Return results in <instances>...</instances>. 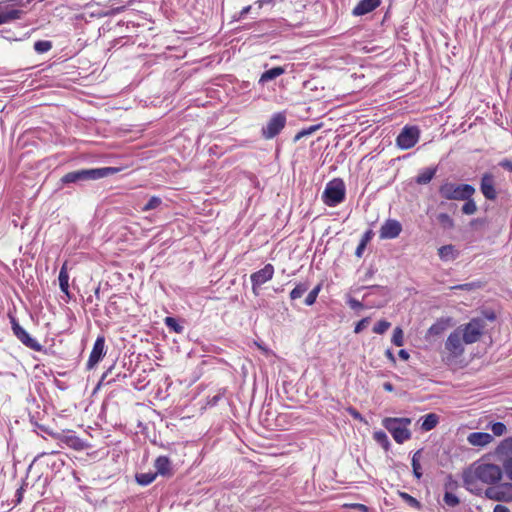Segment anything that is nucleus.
Instances as JSON below:
<instances>
[{
    "label": "nucleus",
    "instance_id": "0eeeda50",
    "mask_svg": "<svg viewBox=\"0 0 512 512\" xmlns=\"http://www.w3.org/2000/svg\"><path fill=\"white\" fill-rule=\"evenodd\" d=\"M286 124V116L284 113H276L274 114L266 126L262 128V136L265 139H272L277 136L281 130L285 127Z\"/></svg>",
    "mask_w": 512,
    "mask_h": 512
},
{
    "label": "nucleus",
    "instance_id": "f3484780",
    "mask_svg": "<svg viewBox=\"0 0 512 512\" xmlns=\"http://www.w3.org/2000/svg\"><path fill=\"white\" fill-rule=\"evenodd\" d=\"M156 475L167 476L171 474V462L166 456H159L154 463Z\"/></svg>",
    "mask_w": 512,
    "mask_h": 512
},
{
    "label": "nucleus",
    "instance_id": "09e8293b",
    "mask_svg": "<svg viewBox=\"0 0 512 512\" xmlns=\"http://www.w3.org/2000/svg\"><path fill=\"white\" fill-rule=\"evenodd\" d=\"M442 500L445 504H448L449 497H448V484L447 483L444 485V492H443Z\"/></svg>",
    "mask_w": 512,
    "mask_h": 512
},
{
    "label": "nucleus",
    "instance_id": "5fc2aeb1",
    "mask_svg": "<svg viewBox=\"0 0 512 512\" xmlns=\"http://www.w3.org/2000/svg\"><path fill=\"white\" fill-rule=\"evenodd\" d=\"M350 414L355 418V419H362L360 413L354 409H351L350 410Z\"/></svg>",
    "mask_w": 512,
    "mask_h": 512
},
{
    "label": "nucleus",
    "instance_id": "6e6552de",
    "mask_svg": "<svg viewBox=\"0 0 512 512\" xmlns=\"http://www.w3.org/2000/svg\"><path fill=\"white\" fill-rule=\"evenodd\" d=\"M11 324L14 335L22 344L37 352L43 349V346L36 339L32 338L15 319H12Z\"/></svg>",
    "mask_w": 512,
    "mask_h": 512
},
{
    "label": "nucleus",
    "instance_id": "1a4fd4ad",
    "mask_svg": "<svg viewBox=\"0 0 512 512\" xmlns=\"http://www.w3.org/2000/svg\"><path fill=\"white\" fill-rule=\"evenodd\" d=\"M485 496L491 500L509 502L512 501V483H503L488 487Z\"/></svg>",
    "mask_w": 512,
    "mask_h": 512
},
{
    "label": "nucleus",
    "instance_id": "5701e85b",
    "mask_svg": "<svg viewBox=\"0 0 512 512\" xmlns=\"http://www.w3.org/2000/svg\"><path fill=\"white\" fill-rule=\"evenodd\" d=\"M437 423H438V416L434 413H430L423 417L421 428L424 431H430L436 427Z\"/></svg>",
    "mask_w": 512,
    "mask_h": 512
},
{
    "label": "nucleus",
    "instance_id": "412c9836",
    "mask_svg": "<svg viewBox=\"0 0 512 512\" xmlns=\"http://www.w3.org/2000/svg\"><path fill=\"white\" fill-rule=\"evenodd\" d=\"M422 459V450H417L412 456V469L413 474L417 479H420L423 475L420 461Z\"/></svg>",
    "mask_w": 512,
    "mask_h": 512
},
{
    "label": "nucleus",
    "instance_id": "ddd939ff",
    "mask_svg": "<svg viewBox=\"0 0 512 512\" xmlns=\"http://www.w3.org/2000/svg\"><path fill=\"white\" fill-rule=\"evenodd\" d=\"M480 189L484 197L488 200H495L497 192L494 185V177L492 174L486 173L481 178Z\"/></svg>",
    "mask_w": 512,
    "mask_h": 512
},
{
    "label": "nucleus",
    "instance_id": "c03bdc74",
    "mask_svg": "<svg viewBox=\"0 0 512 512\" xmlns=\"http://www.w3.org/2000/svg\"><path fill=\"white\" fill-rule=\"evenodd\" d=\"M365 240H362L360 242V244L358 245V247L356 248V251H355V254L357 257H361L362 256V253H363V250L365 249Z\"/></svg>",
    "mask_w": 512,
    "mask_h": 512
},
{
    "label": "nucleus",
    "instance_id": "ea45409f",
    "mask_svg": "<svg viewBox=\"0 0 512 512\" xmlns=\"http://www.w3.org/2000/svg\"><path fill=\"white\" fill-rule=\"evenodd\" d=\"M348 305L350 306V308L354 310H360L363 308V304L355 298H350L348 300Z\"/></svg>",
    "mask_w": 512,
    "mask_h": 512
},
{
    "label": "nucleus",
    "instance_id": "423d86ee",
    "mask_svg": "<svg viewBox=\"0 0 512 512\" xmlns=\"http://www.w3.org/2000/svg\"><path fill=\"white\" fill-rule=\"evenodd\" d=\"M420 137V130L416 126H405L397 136V146L403 150L415 146Z\"/></svg>",
    "mask_w": 512,
    "mask_h": 512
},
{
    "label": "nucleus",
    "instance_id": "c9c22d12",
    "mask_svg": "<svg viewBox=\"0 0 512 512\" xmlns=\"http://www.w3.org/2000/svg\"><path fill=\"white\" fill-rule=\"evenodd\" d=\"M370 323V318L369 317H365L363 319H361L356 325H355V328H354V332L356 334H359L360 332H362Z\"/></svg>",
    "mask_w": 512,
    "mask_h": 512
},
{
    "label": "nucleus",
    "instance_id": "13d9d810",
    "mask_svg": "<svg viewBox=\"0 0 512 512\" xmlns=\"http://www.w3.org/2000/svg\"><path fill=\"white\" fill-rule=\"evenodd\" d=\"M78 441H79V439H78V438H73V439H72V442H73V443L71 444V446L76 447V442H78Z\"/></svg>",
    "mask_w": 512,
    "mask_h": 512
},
{
    "label": "nucleus",
    "instance_id": "79ce46f5",
    "mask_svg": "<svg viewBox=\"0 0 512 512\" xmlns=\"http://www.w3.org/2000/svg\"><path fill=\"white\" fill-rule=\"evenodd\" d=\"M316 299H317V297L314 296V294L309 292L308 295L305 298V304L307 306H311V305H313L316 302Z\"/></svg>",
    "mask_w": 512,
    "mask_h": 512
},
{
    "label": "nucleus",
    "instance_id": "e2e57ef3",
    "mask_svg": "<svg viewBox=\"0 0 512 512\" xmlns=\"http://www.w3.org/2000/svg\"><path fill=\"white\" fill-rule=\"evenodd\" d=\"M95 295L98 296L99 295V288L96 289L95 291Z\"/></svg>",
    "mask_w": 512,
    "mask_h": 512
},
{
    "label": "nucleus",
    "instance_id": "f704fd0d",
    "mask_svg": "<svg viewBox=\"0 0 512 512\" xmlns=\"http://www.w3.org/2000/svg\"><path fill=\"white\" fill-rule=\"evenodd\" d=\"M491 430L495 436H502L506 432V426L502 422H495L491 425Z\"/></svg>",
    "mask_w": 512,
    "mask_h": 512
},
{
    "label": "nucleus",
    "instance_id": "603ef678",
    "mask_svg": "<svg viewBox=\"0 0 512 512\" xmlns=\"http://www.w3.org/2000/svg\"><path fill=\"white\" fill-rule=\"evenodd\" d=\"M383 388L385 391H388V392H392L394 390V387L390 382H385L383 384Z\"/></svg>",
    "mask_w": 512,
    "mask_h": 512
},
{
    "label": "nucleus",
    "instance_id": "20e7f679",
    "mask_svg": "<svg viewBox=\"0 0 512 512\" xmlns=\"http://www.w3.org/2000/svg\"><path fill=\"white\" fill-rule=\"evenodd\" d=\"M410 424L411 419L405 417H386L382 420L383 427L391 433L393 439L399 444L411 438V432L408 429Z\"/></svg>",
    "mask_w": 512,
    "mask_h": 512
},
{
    "label": "nucleus",
    "instance_id": "b1692460",
    "mask_svg": "<svg viewBox=\"0 0 512 512\" xmlns=\"http://www.w3.org/2000/svg\"><path fill=\"white\" fill-rule=\"evenodd\" d=\"M373 439L379 445H381L386 451L389 450V448H390V441H389V438H388L387 434L384 431H382V430L375 431L373 433Z\"/></svg>",
    "mask_w": 512,
    "mask_h": 512
},
{
    "label": "nucleus",
    "instance_id": "a18cd8bd",
    "mask_svg": "<svg viewBox=\"0 0 512 512\" xmlns=\"http://www.w3.org/2000/svg\"><path fill=\"white\" fill-rule=\"evenodd\" d=\"M447 255H448V246L444 245V246L440 247L439 248L440 258L444 260Z\"/></svg>",
    "mask_w": 512,
    "mask_h": 512
},
{
    "label": "nucleus",
    "instance_id": "680f3d73",
    "mask_svg": "<svg viewBox=\"0 0 512 512\" xmlns=\"http://www.w3.org/2000/svg\"><path fill=\"white\" fill-rule=\"evenodd\" d=\"M487 318L492 321L495 319V316H494V314H491V315H488Z\"/></svg>",
    "mask_w": 512,
    "mask_h": 512
},
{
    "label": "nucleus",
    "instance_id": "f257e3e1",
    "mask_svg": "<svg viewBox=\"0 0 512 512\" xmlns=\"http://www.w3.org/2000/svg\"><path fill=\"white\" fill-rule=\"evenodd\" d=\"M501 478L502 469L500 466L482 462L474 463L463 475L466 488L476 494H479L482 490L478 487V481L485 484H494Z\"/></svg>",
    "mask_w": 512,
    "mask_h": 512
},
{
    "label": "nucleus",
    "instance_id": "7c9ffc66",
    "mask_svg": "<svg viewBox=\"0 0 512 512\" xmlns=\"http://www.w3.org/2000/svg\"><path fill=\"white\" fill-rule=\"evenodd\" d=\"M162 204V199L158 196H152L149 201L144 205L142 211L147 212L157 209Z\"/></svg>",
    "mask_w": 512,
    "mask_h": 512
},
{
    "label": "nucleus",
    "instance_id": "4468645a",
    "mask_svg": "<svg viewBox=\"0 0 512 512\" xmlns=\"http://www.w3.org/2000/svg\"><path fill=\"white\" fill-rule=\"evenodd\" d=\"M381 4V0H361L358 4L353 8L352 14L354 16H363L366 15L376 8H378Z\"/></svg>",
    "mask_w": 512,
    "mask_h": 512
},
{
    "label": "nucleus",
    "instance_id": "6e6d98bb",
    "mask_svg": "<svg viewBox=\"0 0 512 512\" xmlns=\"http://www.w3.org/2000/svg\"><path fill=\"white\" fill-rule=\"evenodd\" d=\"M472 286H473L472 284H464V285H460V286H450V290L451 289H458V288H461V289L462 288H467L468 289V288H472Z\"/></svg>",
    "mask_w": 512,
    "mask_h": 512
},
{
    "label": "nucleus",
    "instance_id": "864d4df0",
    "mask_svg": "<svg viewBox=\"0 0 512 512\" xmlns=\"http://www.w3.org/2000/svg\"><path fill=\"white\" fill-rule=\"evenodd\" d=\"M458 502H459L458 498L455 495L450 493V506H454V505L458 504Z\"/></svg>",
    "mask_w": 512,
    "mask_h": 512
},
{
    "label": "nucleus",
    "instance_id": "4d7b16f0",
    "mask_svg": "<svg viewBox=\"0 0 512 512\" xmlns=\"http://www.w3.org/2000/svg\"><path fill=\"white\" fill-rule=\"evenodd\" d=\"M370 231H368L365 235H364V238L362 240H365V243L368 241V239L370 238Z\"/></svg>",
    "mask_w": 512,
    "mask_h": 512
},
{
    "label": "nucleus",
    "instance_id": "4be33fe9",
    "mask_svg": "<svg viewBox=\"0 0 512 512\" xmlns=\"http://www.w3.org/2000/svg\"><path fill=\"white\" fill-rule=\"evenodd\" d=\"M436 172L435 168H425L419 172L416 177V183L424 185L429 183L434 177Z\"/></svg>",
    "mask_w": 512,
    "mask_h": 512
},
{
    "label": "nucleus",
    "instance_id": "a211bd4d",
    "mask_svg": "<svg viewBox=\"0 0 512 512\" xmlns=\"http://www.w3.org/2000/svg\"><path fill=\"white\" fill-rule=\"evenodd\" d=\"M58 280H59V286H60L61 291L63 293H65L68 298H70L69 274H68V269H67V263H64L62 265L60 272H59Z\"/></svg>",
    "mask_w": 512,
    "mask_h": 512
},
{
    "label": "nucleus",
    "instance_id": "dca6fc26",
    "mask_svg": "<svg viewBox=\"0 0 512 512\" xmlns=\"http://www.w3.org/2000/svg\"><path fill=\"white\" fill-rule=\"evenodd\" d=\"M472 446L484 447L493 441V436L486 432H473L467 437Z\"/></svg>",
    "mask_w": 512,
    "mask_h": 512
},
{
    "label": "nucleus",
    "instance_id": "aec40b11",
    "mask_svg": "<svg viewBox=\"0 0 512 512\" xmlns=\"http://www.w3.org/2000/svg\"><path fill=\"white\" fill-rule=\"evenodd\" d=\"M284 73H285V69L283 67H273V68L265 71L261 75L259 82L266 83L268 81H271V80L279 77L280 75H282Z\"/></svg>",
    "mask_w": 512,
    "mask_h": 512
},
{
    "label": "nucleus",
    "instance_id": "f03ea898",
    "mask_svg": "<svg viewBox=\"0 0 512 512\" xmlns=\"http://www.w3.org/2000/svg\"><path fill=\"white\" fill-rule=\"evenodd\" d=\"M486 322L483 318H473L469 323L450 334V358L464 351L463 343L472 344L479 340Z\"/></svg>",
    "mask_w": 512,
    "mask_h": 512
},
{
    "label": "nucleus",
    "instance_id": "473e14b6",
    "mask_svg": "<svg viewBox=\"0 0 512 512\" xmlns=\"http://www.w3.org/2000/svg\"><path fill=\"white\" fill-rule=\"evenodd\" d=\"M391 326L387 320H380L373 327V332L376 334H384Z\"/></svg>",
    "mask_w": 512,
    "mask_h": 512
},
{
    "label": "nucleus",
    "instance_id": "cd10ccee",
    "mask_svg": "<svg viewBox=\"0 0 512 512\" xmlns=\"http://www.w3.org/2000/svg\"><path fill=\"white\" fill-rule=\"evenodd\" d=\"M477 211V205L473 198L464 201V204L461 207V212L465 215H473Z\"/></svg>",
    "mask_w": 512,
    "mask_h": 512
},
{
    "label": "nucleus",
    "instance_id": "6ab92c4d",
    "mask_svg": "<svg viewBox=\"0 0 512 512\" xmlns=\"http://www.w3.org/2000/svg\"><path fill=\"white\" fill-rule=\"evenodd\" d=\"M447 328H448V320H443V319L439 320L429 328V330L427 332V337L428 338L437 337V336L443 334Z\"/></svg>",
    "mask_w": 512,
    "mask_h": 512
},
{
    "label": "nucleus",
    "instance_id": "72a5a7b5",
    "mask_svg": "<svg viewBox=\"0 0 512 512\" xmlns=\"http://www.w3.org/2000/svg\"><path fill=\"white\" fill-rule=\"evenodd\" d=\"M401 498L410 506L414 507V508H420V503L417 499H415L414 497H412L411 495H409L408 493H401L400 494Z\"/></svg>",
    "mask_w": 512,
    "mask_h": 512
},
{
    "label": "nucleus",
    "instance_id": "4c0bfd02",
    "mask_svg": "<svg viewBox=\"0 0 512 512\" xmlns=\"http://www.w3.org/2000/svg\"><path fill=\"white\" fill-rule=\"evenodd\" d=\"M504 471L507 477L512 480V458H508L503 463Z\"/></svg>",
    "mask_w": 512,
    "mask_h": 512
},
{
    "label": "nucleus",
    "instance_id": "37998d69",
    "mask_svg": "<svg viewBox=\"0 0 512 512\" xmlns=\"http://www.w3.org/2000/svg\"><path fill=\"white\" fill-rule=\"evenodd\" d=\"M436 220L441 223L443 226L446 225V222L448 221V215L445 214V213H439L437 216H436Z\"/></svg>",
    "mask_w": 512,
    "mask_h": 512
},
{
    "label": "nucleus",
    "instance_id": "58836bf2",
    "mask_svg": "<svg viewBox=\"0 0 512 512\" xmlns=\"http://www.w3.org/2000/svg\"><path fill=\"white\" fill-rule=\"evenodd\" d=\"M252 9V6L251 5H248V6H245L240 12L238 15H234L233 16V20L234 21H240L242 19L245 18V16L251 11Z\"/></svg>",
    "mask_w": 512,
    "mask_h": 512
},
{
    "label": "nucleus",
    "instance_id": "39448f33",
    "mask_svg": "<svg viewBox=\"0 0 512 512\" xmlns=\"http://www.w3.org/2000/svg\"><path fill=\"white\" fill-rule=\"evenodd\" d=\"M346 188L342 179L335 178L327 183L322 199L329 207H335L345 199Z\"/></svg>",
    "mask_w": 512,
    "mask_h": 512
},
{
    "label": "nucleus",
    "instance_id": "a19ab883",
    "mask_svg": "<svg viewBox=\"0 0 512 512\" xmlns=\"http://www.w3.org/2000/svg\"><path fill=\"white\" fill-rule=\"evenodd\" d=\"M499 165H500L502 168H504V169H506V170H508V171L512 172V161H511V160H509V159H504V160H502V161L499 163Z\"/></svg>",
    "mask_w": 512,
    "mask_h": 512
},
{
    "label": "nucleus",
    "instance_id": "f8f14e48",
    "mask_svg": "<svg viewBox=\"0 0 512 512\" xmlns=\"http://www.w3.org/2000/svg\"><path fill=\"white\" fill-rule=\"evenodd\" d=\"M476 190L470 184L450 186V199L465 201L473 197Z\"/></svg>",
    "mask_w": 512,
    "mask_h": 512
},
{
    "label": "nucleus",
    "instance_id": "a878e982",
    "mask_svg": "<svg viewBox=\"0 0 512 512\" xmlns=\"http://www.w3.org/2000/svg\"><path fill=\"white\" fill-rule=\"evenodd\" d=\"M5 23L11 22L16 19H20L23 15V11L19 9H6L2 12Z\"/></svg>",
    "mask_w": 512,
    "mask_h": 512
},
{
    "label": "nucleus",
    "instance_id": "de8ad7c7",
    "mask_svg": "<svg viewBox=\"0 0 512 512\" xmlns=\"http://www.w3.org/2000/svg\"><path fill=\"white\" fill-rule=\"evenodd\" d=\"M493 512H510V510L506 506L498 504L494 507Z\"/></svg>",
    "mask_w": 512,
    "mask_h": 512
},
{
    "label": "nucleus",
    "instance_id": "2f4dec72",
    "mask_svg": "<svg viewBox=\"0 0 512 512\" xmlns=\"http://www.w3.org/2000/svg\"><path fill=\"white\" fill-rule=\"evenodd\" d=\"M321 127V124H316V125H312L308 128H304L302 129L301 131H299L296 135H295V141H298L300 140L301 138L305 137V136H308V135H311L313 134L314 132H316L318 129H320Z\"/></svg>",
    "mask_w": 512,
    "mask_h": 512
},
{
    "label": "nucleus",
    "instance_id": "c85d7f7f",
    "mask_svg": "<svg viewBox=\"0 0 512 512\" xmlns=\"http://www.w3.org/2000/svg\"><path fill=\"white\" fill-rule=\"evenodd\" d=\"M52 48V42L48 40H39L35 42L34 44V50L39 53L43 54L48 52Z\"/></svg>",
    "mask_w": 512,
    "mask_h": 512
},
{
    "label": "nucleus",
    "instance_id": "393cba45",
    "mask_svg": "<svg viewBox=\"0 0 512 512\" xmlns=\"http://www.w3.org/2000/svg\"><path fill=\"white\" fill-rule=\"evenodd\" d=\"M309 289V285L306 282L298 283L294 289L290 292V298L296 300L301 298Z\"/></svg>",
    "mask_w": 512,
    "mask_h": 512
},
{
    "label": "nucleus",
    "instance_id": "8fccbe9b",
    "mask_svg": "<svg viewBox=\"0 0 512 512\" xmlns=\"http://www.w3.org/2000/svg\"><path fill=\"white\" fill-rule=\"evenodd\" d=\"M321 289H322V284L319 283L310 291V293H312V294H314V296L318 297Z\"/></svg>",
    "mask_w": 512,
    "mask_h": 512
},
{
    "label": "nucleus",
    "instance_id": "7ed1b4c3",
    "mask_svg": "<svg viewBox=\"0 0 512 512\" xmlns=\"http://www.w3.org/2000/svg\"><path fill=\"white\" fill-rule=\"evenodd\" d=\"M120 171V168L117 167H101V168H91V169H81L77 171H72L65 174L61 178V182L63 184H71V183H79L89 180H98L101 178L108 177L110 175L116 174Z\"/></svg>",
    "mask_w": 512,
    "mask_h": 512
},
{
    "label": "nucleus",
    "instance_id": "49530a36",
    "mask_svg": "<svg viewBox=\"0 0 512 512\" xmlns=\"http://www.w3.org/2000/svg\"><path fill=\"white\" fill-rule=\"evenodd\" d=\"M398 356H399L402 360H404V361H407V360L409 359V357H410L409 353H408L406 350H404V349H401V350L398 352Z\"/></svg>",
    "mask_w": 512,
    "mask_h": 512
},
{
    "label": "nucleus",
    "instance_id": "052dcab7",
    "mask_svg": "<svg viewBox=\"0 0 512 512\" xmlns=\"http://www.w3.org/2000/svg\"><path fill=\"white\" fill-rule=\"evenodd\" d=\"M441 193H442L443 195H445V194H446V187H445V186H442V187H441Z\"/></svg>",
    "mask_w": 512,
    "mask_h": 512
},
{
    "label": "nucleus",
    "instance_id": "bf43d9fd",
    "mask_svg": "<svg viewBox=\"0 0 512 512\" xmlns=\"http://www.w3.org/2000/svg\"><path fill=\"white\" fill-rule=\"evenodd\" d=\"M5 23V19L3 18L2 12L0 13V25Z\"/></svg>",
    "mask_w": 512,
    "mask_h": 512
},
{
    "label": "nucleus",
    "instance_id": "9b49d317",
    "mask_svg": "<svg viewBox=\"0 0 512 512\" xmlns=\"http://www.w3.org/2000/svg\"><path fill=\"white\" fill-rule=\"evenodd\" d=\"M402 231V225L395 219H388L380 228L379 235L381 239H394Z\"/></svg>",
    "mask_w": 512,
    "mask_h": 512
},
{
    "label": "nucleus",
    "instance_id": "c756f323",
    "mask_svg": "<svg viewBox=\"0 0 512 512\" xmlns=\"http://www.w3.org/2000/svg\"><path fill=\"white\" fill-rule=\"evenodd\" d=\"M391 342L398 347L404 345V334L403 330L400 327H396L394 329Z\"/></svg>",
    "mask_w": 512,
    "mask_h": 512
},
{
    "label": "nucleus",
    "instance_id": "bb28decb",
    "mask_svg": "<svg viewBox=\"0 0 512 512\" xmlns=\"http://www.w3.org/2000/svg\"><path fill=\"white\" fill-rule=\"evenodd\" d=\"M156 476V473L152 472L141 473L136 475V481L138 484L146 486L151 484L155 480Z\"/></svg>",
    "mask_w": 512,
    "mask_h": 512
},
{
    "label": "nucleus",
    "instance_id": "e433bc0d",
    "mask_svg": "<svg viewBox=\"0 0 512 512\" xmlns=\"http://www.w3.org/2000/svg\"><path fill=\"white\" fill-rule=\"evenodd\" d=\"M165 324L169 327V328H172L174 331L176 332H179L181 330V327L180 325L177 323L176 319L172 318V317H167L165 319Z\"/></svg>",
    "mask_w": 512,
    "mask_h": 512
},
{
    "label": "nucleus",
    "instance_id": "9d476101",
    "mask_svg": "<svg viewBox=\"0 0 512 512\" xmlns=\"http://www.w3.org/2000/svg\"><path fill=\"white\" fill-rule=\"evenodd\" d=\"M274 275V267L272 264H266L262 269L252 273L250 280L252 283V290L255 295H258V288L264 283L272 279Z\"/></svg>",
    "mask_w": 512,
    "mask_h": 512
},
{
    "label": "nucleus",
    "instance_id": "2eb2a0df",
    "mask_svg": "<svg viewBox=\"0 0 512 512\" xmlns=\"http://www.w3.org/2000/svg\"><path fill=\"white\" fill-rule=\"evenodd\" d=\"M105 341L104 338L98 337L94 343L93 349L88 359V367L95 366L104 355Z\"/></svg>",
    "mask_w": 512,
    "mask_h": 512
},
{
    "label": "nucleus",
    "instance_id": "3c124183",
    "mask_svg": "<svg viewBox=\"0 0 512 512\" xmlns=\"http://www.w3.org/2000/svg\"><path fill=\"white\" fill-rule=\"evenodd\" d=\"M385 355L386 357L392 362V364H395L396 363V359H395V356L393 355L392 351L391 350H386L385 352Z\"/></svg>",
    "mask_w": 512,
    "mask_h": 512
}]
</instances>
